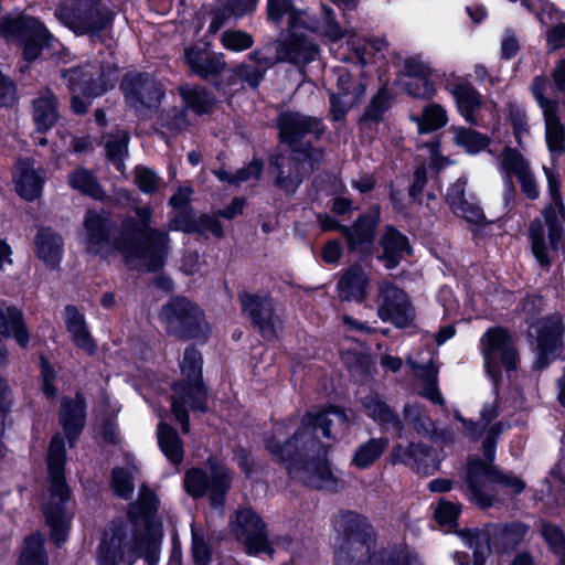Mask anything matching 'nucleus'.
<instances>
[{"label": "nucleus", "mask_w": 565, "mask_h": 565, "mask_svg": "<svg viewBox=\"0 0 565 565\" xmlns=\"http://www.w3.org/2000/svg\"><path fill=\"white\" fill-rule=\"evenodd\" d=\"M529 337L535 342L536 364L544 367L564 347L565 324L563 316L553 313L531 322Z\"/></svg>", "instance_id": "obj_11"}, {"label": "nucleus", "mask_w": 565, "mask_h": 565, "mask_svg": "<svg viewBox=\"0 0 565 565\" xmlns=\"http://www.w3.org/2000/svg\"><path fill=\"white\" fill-rule=\"evenodd\" d=\"M35 250L39 258L47 266L55 267L62 259V238L51 230L42 228L35 238Z\"/></svg>", "instance_id": "obj_38"}, {"label": "nucleus", "mask_w": 565, "mask_h": 565, "mask_svg": "<svg viewBox=\"0 0 565 565\" xmlns=\"http://www.w3.org/2000/svg\"><path fill=\"white\" fill-rule=\"evenodd\" d=\"M157 504L153 492L142 486L138 503L128 511V521L114 524L104 532L98 551L99 565L132 564L138 557H143L149 565L158 563L162 527L154 519Z\"/></svg>", "instance_id": "obj_3"}, {"label": "nucleus", "mask_w": 565, "mask_h": 565, "mask_svg": "<svg viewBox=\"0 0 565 565\" xmlns=\"http://www.w3.org/2000/svg\"><path fill=\"white\" fill-rule=\"evenodd\" d=\"M137 467L131 466L128 469L115 468L111 473V488L114 492L122 498L129 499L135 490L134 473Z\"/></svg>", "instance_id": "obj_53"}, {"label": "nucleus", "mask_w": 565, "mask_h": 565, "mask_svg": "<svg viewBox=\"0 0 565 565\" xmlns=\"http://www.w3.org/2000/svg\"><path fill=\"white\" fill-rule=\"evenodd\" d=\"M454 141L469 153H477L489 145V138L476 130L466 127H451Z\"/></svg>", "instance_id": "obj_49"}, {"label": "nucleus", "mask_w": 565, "mask_h": 565, "mask_svg": "<svg viewBox=\"0 0 565 565\" xmlns=\"http://www.w3.org/2000/svg\"><path fill=\"white\" fill-rule=\"evenodd\" d=\"M375 565H424L422 559L407 547L387 548L381 555V564Z\"/></svg>", "instance_id": "obj_57"}, {"label": "nucleus", "mask_w": 565, "mask_h": 565, "mask_svg": "<svg viewBox=\"0 0 565 565\" xmlns=\"http://www.w3.org/2000/svg\"><path fill=\"white\" fill-rule=\"evenodd\" d=\"M375 302L377 316L383 322H391L397 328H406L415 318L414 308L407 295L388 281L379 284Z\"/></svg>", "instance_id": "obj_15"}, {"label": "nucleus", "mask_w": 565, "mask_h": 565, "mask_svg": "<svg viewBox=\"0 0 565 565\" xmlns=\"http://www.w3.org/2000/svg\"><path fill=\"white\" fill-rule=\"evenodd\" d=\"M65 323L76 347L93 354L96 345L86 328L83 315L75 307L67 306L65 308Z\"/></svg>", "instance_id": "obj_39"}, {"label": "nucleus", "mask_w": 565, "mask_h": 565, "mask_svg": "<svg viewBox=\"0 0 565 565\" xmlns=\"http://www.w3.org/2000/svg\"><path fill=\"white\" fill-rule=\"evenodd\" d=\"M494 441L488 436L483 441V454L488 462L471 460L468 466L467 482L472 499L482 508L490 507L497 500L495 493L504 490L511 494L521 493L525 483L519 477L498 471L490 462L494 458Z\"/></svg>", "instance_id": "obj_5"}, {"label": "nucleus", "mask_w": 565, "mask_h": 565, "mask_svg": "<svg viewBox=\"0 0 565 565\" xmlns=\"http://www.w3.org/2000/svg\"><path fill=\"white\" fill-rule=\"evenodd\" d=\"M529 235L535 258L542 266H548V247L545 241V231L541 220H534L530 224Z\"/></svg>", "instance_id": "obj_52"}, {"label": "nucleus", "mask_w": 565, "mask_h": 565, "mask_svg": "<svg viewBox=\"0 0 565 565\" xmlns=\"http://www.w3.org/2000/svg\"><path fill=\"white\" fill-rule=\"evenodd\" d=\"M235 534L241 540L248 553H269L270 544L265 532V524L250 509L239 510L235 519Z\"/></svg>", "instance_id": "obj_23"}, {"label": "nucleus", "mask_w": 565, "mask_h": 565, "mask_svg": "<svg viewBox=\"0 0 565 565\" xmlns=\"http://www.w3.org/2000/svg\"><path fill=\"white\" fill-rule=\"evenodd\" d=\"M128 135L125 131H118L116 135H109L105 140L107 157L113 161L118 171H124V157L127 154Z\"/></svg>", "instance_id": "obj_51"}, {"label": "nucleus", "mask_w": 565, "mask_h": 565, "mask_svg": "<svg viewBox=\"0 0 565 565\" xmlns=\"http://www.w3.org/2000/svg\"><path fill=\"white\" fill-rule=\"evenodd\" d=\"M501 168L509 177V184L512 182L510 177L513 174L520 184L522 193L532 201L541 195L540 184L534 172L530 167V162L516 150L508 148L502 153Z\"/></svg>", "instance_id": "obj_24"}, {"label": "nucleus", "mask_w": 565, "mask_h": 565, "mask_svg": "<svg viewBox=\"0 0 565 565\" xmlns=\"http://www.w3.org/2000/svg\"><path fill=\"white\" fill-rule=\"evenodd\" d=\"M193 190L191 186H180L171 196L169 203L175 215L169 222V230L192 233L195 230V220L189 207Z\"/></svg>", "instance_id": "obj_33"}, {"label": "nucleus", "mask_w": 565, "mask_h": 565, "mask_svg": "<svg viewBox=\"0 0 565 565\" xmlns=\"http://www.w3.org/2000/svg\"><path fill=\"white\" fill-rule=\"evenodd\" d=\"M370 276L359 266H352L338 282V294L341 300L363 301L369 292Z\"/></svg>", "instance_id": "obj_32"}, {"label": "nucleus", "mask_w": 565, "mask_h": 565, "mask_svg": "<svg viewBox=\"0 0 565 565\" xmlns=\"http://www.w3.org/2000/svg\"><path fill=\"white\" fill-rule=\"evenodd\" d=\"M185 62L191 71L203 78L220 74L225 62L222 54H211L206 50L190 47L185 51Z\"/></svg>", "instance_id": "obj_34"}, {"label": "nucleus", "mask_w": 565, "mask_h": 565, "mask_svg": "<svg viewBox=\"0 0 565 565\" xmlns=\"http://www.w3.org/2000/svg\"><path fill=\"white\" fill-rule=\"evenodd\" d=\"M523 4L527 10L533 12L544 25H547V20H552L556 13L555 6L547 0H523Z\"/></svg>", "instance_id": "obj_64"}, {"label": "nucleus", "mask_w": 565, "mask_h": 565, "mask_svg": "<svg viewBox=\"0 0 565 565\" xmlns=\"http://www.w3.org/2000/svg\"><path fill=\"white\" fill-rule=\"evenodd\" d=\"M121 89L129 105L139 114H142L143 108L157 107L163 96L161 85L141 74L127 75L121 83Z\"/></svg>", "instance_id": "obj_21"}, {"label": "nucleus", "mask_w": 565, "mask_h": 565, "mask_svg": "<svg viewBox=\"0 0 565 565\" xmlns=\"http://www.w3.org/2000/svg\"><path fill=\"white\" fill-rule=\"evenodd\" d=\"M507 119L512 128L513 136L520 147H524L531 136L529 118L525 109L514 103H509L505 108Z\"/></svg>", "instance_id": "obj_48"}, {"label": "nucleus", "mask_w": 565, "mask_h": 565, "mask_svg": "<svg viewBox=\"0 0 565 565\" xmlns=\"http://www.w3.org/2000/svg\"><path fill=\"white\" fill-rule=\"evenodd\" d=\"M349 416L340 407H331L323 412H310L301 420L300 427L284 446L276 438L268 439L266 448L285 463L291 478L308 486L333 489L337 479L327 461L328 447L316 436L319 428L326 438H335L349 427Z\"/></svg>", "instance_id": "obj_1"}, {"label": "nucleus", "mask_w": 565, "mask_h": 565, "mask_svg": "<svg viewBox=\"0 0 565 565\" xmlns=\"http://www.w3.org/2000/svg\"><path fill=\"white\" fill-rule=\"evenodd\" d=\"M408 363L414 370L415 376L422 381L419 394L434 404H441L443 397L437 388V369L431 363L428 365H418L411 360Z\"/></svg>", "instance_id": "obj_44"}, {"label": "nucleus", "mask_w": 565, "mask_h": 565, "mask_svg": "<svg viewBox=\"0 0 565 565\" xmlns=\"http://www.w3.org/2000/svg\"><path fill=\"white\" fill-rule=\"evenodd\" d=\"M482 352L487 373L495 381L501 363L508 370L515 366L516 351L507 330L493 328L482 337Z\"/></svg>", "instance_id": "obj_17"}, {"label": "nucleus", "mask_w": 565, "mask_h": 565, "mask_svg": "<svg viewBox=\"0 0 565 565\" xmlns=\"http://www.w3.org/2000/svg\"><path fill=\"white\" fill-rule=\"evenodd\" d=\"M158 443L164 456L174 465L183 460V448L181 440L174 429L161 422L157 429Z\"/></svg>", "instance_id": "obj_46"}, {"label": "nucleus", "mask_w": 565, "mask_h": 565, "mask_svg": "<svg viewBox=\"0 0 565 565\" xmlns=\"http://www.w3.org/2000/svg\"><path fill=\"white\" fill-rule=\"evenodd\" d=\"M202 356L194 348H188L180 361L181 380L172 390L171 408L183 433H189L190 409H204L206 391L202 383Z\"/></svg>", "instance_id": "obj_7"}, {"label": "nucleus", "mask_w": 565, "mask_h": 565, "mask_svg": "<svg viewBox=\"0 0 565 565\" xmlns=\"http://www.w3.org/2000/svg\"><path fill=\"white\" fill-rule=\"evenodd\" d=\"M278 128L282 142L290 147H295L307 135L318 138L323 132V125L318 118L296 111L282 113L278 118Z\"/></svg>", "instance_id": "obj_25"}, {"label": "nucleus", "mask_w": 565, "mask_h": 565, "mask_svg": "<svg viewBox=\"0 0 565 565\" xmlns=\"http://www.w3.org/2000/svg\"><path fill=\"white\" fill-rule=\"evenodd\" d=\"M361 403L366 415L381 424L384 428H394L397 431L401 430V422L377 394H369L361 399Z\"/></svg>", "instance_id": "obj_41"}, {"label": "nucleus", "mask_w": 565, "mask_h": 565, "mask_svg": "<svg viewBox=\"0 0 565 565\" xmlns=\"http://www.w3.org/2000/svg\"><path fill=\"white\" fill-rule=\"evenodd\" d=\"M449 93L455 98L460 115L470 124L477 125L480 121V110L483 102L482 96L466 79L458 78L449 84Z\"/></svg>", "instance_id": "obj_28"}, {"label": "nucleus", "mask_w": 565, "mask_h": 565, "mask_svg": "<svg viewBox=\"0 0 565 565\" xmlns=\"http://www.w3.org/2000/svg\"><path fill=\"white\" fill-rule=\"evenodd\" d=\"M23 42V57L26 61H34L39 55L43 47L50 46V41H53L52 35L49 31L43 26L42 34L35 33H25L23 38L20 40Z\"/></svg>", "instance_id": "obj_56"}, {"label": "nucleus", "mask_w": 565, "mask_h": 565, "mask_svg": "<svg viewBox=\"0 0 565 565\" xmlns=\"http://www.w3.org/2000/svg\"><path fill=\"white\" fill-rule=\"evenodd\" d=\"M392 461L401 462L416 469L424 475H431L439 468L441 456L422 444L408 446L396 445L392 452Z\"/></svg>", "instance_id": "obj_26"}, {"label": "nucleus", "mask_w": 565, "mask_h": 565, "mask_svg": "<svg viewBox=\"0 0 565 565\" xmlns=\"http://www.w3.org/2000/svg\"><path fill=\"white\" fill-rule=\"evenodd\" d=\"M376 535L373 527L363 523L356 530L340 537L334 552V565L381 564V555L375 553Z\"/></svg>", "instance_id": "obj_10"}, {"label": "nucleus", "mask_w": 565, "mask_h": 565, "mask_svg": "<svg viewBox=\"0 0 565 565\" xmlns=\"http://www.w3.org/2000/svg\"><path fill=\"white\" fill-rule=\"evenodd\" d=\"M161 319L171 332L204 339L207 329L202 311L184 298H174L162 308Z\"/></svg>", "instance_id": "obj_12"}, {"label": "nucleus", "mask_w": 565, "mask_h": 565, "mask_svg": "<svg viewBox=\"0 0 565 565\" xmlns=\"http://www.w3.org/2000/svg\"><path fill=\"white\" fill-rule=\"evenodd\" d=\"M25 33H43V24L33 18L7 14L0 19V35L8 41H20Z\"/></svg>", "instance_id": "obj_37"}, {"label": "nucleus", "mask_w": 565, "mask_h": 565, "mask_svg": "<svg viewBox=\"0 0 565 565\" xmlns=\"http://www.w3.org/2000/svg\"><path fill=\"white\" fill-rule=\"evenodd\" d=\"M243 310L253 324L266 339H274L282 329L280 308L267 296L244 295L241 297Z\"/></svg>", "instance_id": "obj_18"}, {"label": "nucleus", "mask_w": 565, "mask_h": 565, "mask_svg": "<svg viewBox=\"0 0 565 565\" xmlns=\"http://www.w3.org/2000/svg\"><path fill=\"white\" fill-rule=\"evenodd\" d=\"M275 52H278V60L295 64L312 61L318 47L305 36L292 35L282 42L275 43Z\"/></svg>", "instance_id": "obj_31"}, {"label": "nucleus", "mask_w": 565, "mask_h": 565, "mask_svg": "<svg viewBox=\"0 0 565 565\" xmlns=\"http://www.w3.org/2000/svg\"><path fill=\"white\" fill-rule=\"evenodd\" d=\"M55 15L76 34H94L107 28L114 19V12L100 0H63Z\"/></svg>", "instance_id": "obj_9"}, {"label": "nucleus", "mask_w": 565, "mask_h": 565, "mask_svg": "<svg viewBox=\"0 0 565 565\" xmlns=\"http://www.w3.org/2000/svg\"><path fill=\"white\" fill-rule=\"evenodd\" d=\"M460 514V505L446 500H440L435 509V519L445 527H454Z\"/></svg>", "instance_id": "obj_61"}, {"label": "nucleus", "mask_w": 565, "mask_h": 565, "mask_svg": "<svg viewBox=\"0 0 565 565\" xmlns=\"http://www.w3.org/2000/svg\"><path fill=\"white\" fill-rule=\"evenodd\" d=\"M13 183L17 193L26 201L38 199L43 190L44 173L34 167L31 160H19L13 170Z\"/></svg>", "instance_id": "obj_27"}, {"label": "nucleus", "mask_w": 565, "mask_h": 565, "mask_svg": "<svg viewBox=\"0 0 565 565\" xmlns=\"http://www.w3.org/2000/svg\"><path fill=\"white\" fill-rule=\"evenodd\" d=\"M57 102L56 97L45 90L40 94L33 102V119L39 131H46L57 120Z\"/></svg>", "instance_id": "obj_40"}, {"label": "nucleus", "mask_w": 565, "mask_h": 565, "mask_svg": "<svg viewBox=\"0 0 565 565\" xmlns=\"http://www.w3.org/2000/svg\"><path fill=\"white\" fill-rule=\"evenodd\" d=\"M467 180L459 178L447 192V202L452 212L470 223L479 224L483 221V212L472 195L466 196Z\"/></svg>", "instance_id": "obj_29"}, {"label": "nucleus", "mask_w": 565, "mask_h": 565, "mask_svg": "<svg viewBox=\"0 0 565 565\" xmlns=\"http://www.w3.org/2000/svg\"><path fill=\"white\" fill-rule=\"evenodd\" d=\"M411 118L420 134L433 132L448 122L447 111L439 104H430L424 108L422 115Z\"/></svg>", "instance_id": "obj_47"}, {"label": "nucleus", "mask_w": 565, "mask_h": 565, "mask_svg": "<svg viewBox=\"0 0 565 565\" xmlns=\"http://www.w3.org/2000/svg\"><path fill=\"white\" fill-rule=\"evenodd\" d=\"M548 88V79L539 75L533 78L530 90L542 111L547 150L552 158H557L565 153V125L561 118L564 102L547 97Z\"/></svg>", "instance_id": "obj_8"}, {"label": "nucleus", "mask_w": 565, "mask_h": 565, "mask_svg": "<svg viewBox=\"0 0 565 565\" xmlns=\"http://www.w3.org/2000/svg\"><path fill=\"white\" fill-rule=\"evenodd\" d=\"M61 423L64 431L70 440L79 434L85 422V402L81 395H76L74 399L62 401Z\"/></svg>", "instance_id": "obj_35"}, {"label": "nucleus", "mask_w": 565, "mask_h": 565, "mask_svg": "<svg viewBox=\"0 0 565 565\" xmlns=\"http://www.w3.org/2000/svg\"><path fill=\"white\" fill-rule=\"evenodd\" d=\"M210 466V478L200 469L188 471L184 478V488L186 492L194 498L203 495L207 489H211L212 505L221 507L224 501V494L230 488L232 480L231 472L227 468L217 462L211 461Z\"/></svg>", "instance_id": "obj_16"}, {"label": "nucleus", "mask_w": 565, "mask_h": 565, "mask_svg": "<svg viewBox=\"0 0 565 565\" xmlns=\"http://www.w3.org/2000/svg\"><path fill=\"white\" fill-rule=\"evenodd\" d=\"M180 92L186 106L196 114L206 113L214 103V99L203 88L182 87Z\"/></svg>", "instance_id": "obj_55"}, {"label": "nucleus", "mask_w": 565, "mask_h": 565, "mask_svg": "<svg viewBox=\"0 0 565 565\" xmlns=\"http://www.w3.org/2000/svg\"><path fill=\"white\" fill-rule=\"evenodd\" d=\"M333 76L335 87L330 94V110L333 120H341L364 97L365 87L361 82L353 81L343 66L334 67Z\"/></svg>", "instance_id": "obj_19"}, {"label": "nucleus", "mask_w": 565, "mask_h": 565, "mask_svg": "<svg viewBox=\"0 0 565 565\" xmlns=\"http://www.w3.org/2000/svg\"><path fill=\"white\" fill-rule=\"evenodd\" d=\"M542 536L551 551L558 557V564L565 565V536L562 530L553 524H543Z\"/></svg>", "instance_id": "obj_58"}, {"label": "nucleus", "mask_w": 565, "mask_h": 565, "mask_svg": "<svg viewBox=\"0 0 565 565\" xmlns=\"http://www.w3.org/2000/svg\"><path fill=\"white\" fill-rule=\"evenodd\" d=\"M275 51V44H269L264 46L260 50H257L248 55L249 60L257 64V67L254 68L249 73V66L247 65H239L237 66L236 73L241 77H244L245 81L253 87H256L263 77V74L266 68L273 66L274 64L281 62L278 60V52H276V55H271V53Z\"/></svg>", "instance_id": "obj_36"}, {"label": "nucleus", "mask_w": 565, "mask_h": 565, "mask_svg": "<svg viewBox=\"0 0 565 565\" xmlns=\"http://www.w3.org/2000/svg\"><path fill=\"white\" fill-rule=\"evenodd\" d=\"M542 215L548 228V242L553 249H556L563 239L565 224V204L556 205L550 203L543 209Z\"/></svg>", "instance_id": "obj_45"}, {"label": "nucleus", "mask_w": 565, "mask_h": 565, "mask_svg": "<svg viewBox=\"0 0 565 565\" xmlns=\"http://www.w3.org/2000/svg\"><path fill=\"white\" fill-rule=\"evenodd\" d=\"M405 420L406 424L411 425L419 434L428 433L433 427L430 419L425 415L422 407L417 405H407L405 407Z\"/></svg>", "instance_id": "obj_62"}, {"label": "nucleus", "mask_w": 565, "mask_h": 565, "mask_svg": "<svg viewBox=\"0 0 565 565\" xmlns=\"http://www.w3.org/2000/svg\"><path fill=\"white\" fill-rule=\"evenodd\" d=\"M135 217L122 221L118 237L109 238V222L102 214L87 212L85 216L86 247L89 253L107 257L119 252L130 266H142L147 270L159 269L169 250L168 234L153 228L152 209H135Z\"/></svg>", "instance_id": "obj_2"}, {"label": "nucleus", "mask_w": 565, "mask_h": 565, "mask_svg": "<svg viewBox=\"0 0 565 565\" xmlns=\"http://www.w3.org/2000/svg\"><path fill=\"white\" fill-rule=\"evenodd\" d=\"M221 43L228 51L242 52L253 46L254 39L242 30H226L221 34Z\"/></svg>", "instance_id": "obj_59"}, {"label": "nucleus", "mask_w": 565, "mask_h": 565, "mask_svg": "<svg viewBox=\"0 0 565 565\" xmlns=\"http://www.w3.org/2000/svg\"><path fill=\"white\" fill-rule=\"evenodd\" d=\"M70 184L73 189L81 191L84 194L90 195L94 199H102L103 191L98 186L92 173L85 169H77L68 177Z\"/></svg>", "instance_id": "obj_54"}, {"label": "nucleus", "mask_w": 565, "mask_h": 565, "mask_svg": "<svg viewBox=\"0 0 565 565\" xmlns=\"http://www.w3.org/2000/svg\"><path fill=\"white\" fill-rule=\"evenodd\" d=\"M192 532V556L196 565H207L211 561V548L205 540L204 531L198 529L194 523L191 525Z\"/></svg>", "instance_id": "obj_60"}, {"label": "nucleus", "mask_w": 565, "mask_h": 565, "mask_svg": "<svg viewBox=\"0 0 565 565\" xmlns=\"http://www.w3.org/2000/svg\"><path fill=\"white\" fill-rule=\"evenodd\" d=\"M527 527L522 523L489 524L481 530L466 529L458 531V536L473 550V565H483L490 555L491 543L501 552H508L519 545ZM454 565H470L469 555L463 552L452 554Z\"/></svg>", "instance_id": "obj_6"}, {"label": "nucleus", "mask_w": 565, "mask_h": 565, "mask_svg": "<svg viewBox=\"0 0 565 565\" xmlns=\"http://www.w3.org/2000/svg\"><path fill=\"white\" fill-rule=\"evenodd\" d=\"M267 14L275 23L286 18L291 28L306 25L307 12L297 10L289 0H268Z\"/></svg>", "instance_id": "obj_42"}, {"label": "nucleus", "mask_w": 565, "mask_h": 565, "mask_svg": "<svg viewBox=\"0 0 565 565\" xmlns=\"http://www.w3.org/2000/svg\"><path fill=\"white\" fill-rule=\"evenodd\" d=\"M387 445L386 438H371L355 449L351 458V465L358 469L369 468L383 455Z\"/></svg>", "instance_id": "obj_43"}, {"label": "nucleus", "mask_w": 565, "mask_h": 565, "mask_svg": "<svg viewBox=\"0 0 565 565\" xmlns=\"http://www.w3.org/2000/svg\"><path fill=\"white\" fill-rule=\"evenodd\" d=\"M379 221V211H373L360 217L352 228L339 225L328 215L320 217V225L324 231H340L347 237L351 250H356L361 254H370Z\"/></svg>", "instance_id": "obj_20"}, {"label": "nucleus", "mask_w": 565, "mask_h": 565, "mask_svg": "<svg viewBox=\"0 0 565 565\" xmlns=\"http://www.w3.org/2000/svg\"><path fill=\"white\" fill-rule=\"evenodd\" d=\"M327 24L323 28L324 36L332 43L345 39L349 50H351L361 65H366L372 62L373 56L377 53H383L387 50V42L385 39H372L365 41L359 36L354 29L342 30L340 24L334 20V12L330 8L324 9Z\"/></svg>", "instance_id": "obj_14"}, {"label": "nucleus", "mask_w": 565, "mask_h": 565, "mask_svg": "<svg viewBox=\"0 0 565 565\" xmlns=\"http://www.w3.org/2000/svg\"><path fill=\"white\" fill-rule=\"evenodd\" d=\"M65 463L64 441L60 436L52 438L49 449V486L42 492V507L52 537L56 543L65 541L70 529L71 515L64 504L70 499L63 467Z\"/></svg>", "instance_id": "obj_4"}, {"label": "nucleus", "mask_w": 565, "mask_h": 565, "mask_svg": "<svg viewBox=\"0 0 565 565\" xmlns=\"http://www.w3.org/2000/svg\"><path fill=\"white\" fill-rule=\"evenodd\" d=\"M260 172H262V164L258 161H253L249 166L239 170L235 175H232L224 170H220V171L215 172V174L222 181H228L232 183H241V182L248 181L252 179L257 180L260 175Z\"/></svg>", "instance_id": "obj_63"}, {"label": "nucleus", "mask_w": 565, "mask_h": 565, "mask_svg": "<svg viewBox=\"0 0 565 565\" xmlns=\"http://www.w3.org/2000/svg\"><path fill=\"white\" fill-rule=\"evenodd\" d=\"M90 68H72L63 74L72 93V109L76 114H84L92 100L113 88L117 81V76L111 73L107 75V79L100 78V83H97L92 78Z\"/></svg>", "instance_id": "obj_13"}, {"label": "nucleus", "mask_w": 565, "mask_h": 565, "mask_svg": "<svg viewBox=\"0 0 565 565\" xmlns=\"http://www.w3.org/2000/svg\"><path fill=\"white\" fill-rule=\"evenodd\" d=\"M431 68L420 57H409L405 61L399 76V86L409 96L428 99L436 94V87L430 79Z\"/></svg>", "instance_id": "obj_22"}, {"label": "nucleus", "mask_w": 565, "mask_h": 565, "mask_svg": "<svg viewBox=\"0 0 565 565\" xmlns=\"http://www.w3.org/2000/svg\"><path fill=\"white\" fill-rule=\"evenodd\" d=\"M381 253L379 258L384 262L387 269L395 268L402 258L411 252L406 236L397 232L393 226H386L380 239Z\"/></svg>", "instance_id": "obj_30"}, {"label": "nucleus", "mask_w": 565, "mask_h": 565, "mask_svg": "<svg viewBox=\"0 0 565 565\" xmlns=\"http://www.w3.org/2000/svg\"><path fill=\"white\" fill-rule=\"evenodd\" d=\"M19 565H47L43 537L35 533L25 539Z\"/></svg>", "instance_id": "obj_50"}]
</instances>
